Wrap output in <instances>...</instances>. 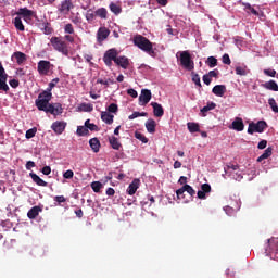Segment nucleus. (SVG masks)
Listing matches in <instances>:
<instances>
[{
  "instance_id": "1",
  "label": "nucleus",
  "mask_w": 278,
  "mask_h": 278,
  "mask_svg": "<svg viewBox=\"0 0 278 278\" xmlns=\"http://www.w3.org/2000/svg\"><path fill=\"white\" fill-rule=\"evenodd\" d=\"M132 42L135 47H138L144 53H148L151 58H155V50L153 49V42L142 35L134 37Z\"/></svg>"
},
{
  "instance_id": "2",
  "label": "nucleus",
  "mask_w": 278,
  "mask_h": 278,
  "mask_svg": "<svg viewBox=\"0 0 278 278\" xmlns=\"http://www.w3.org/2000/svg\"><path fill=\"white\" fill-rule=\"evenodd\" d=\"M50 42H51L54 51L62 53V55H65V58H68V55L71 53V46H68L62 37H52L50 39Z\"/></svg>"
},
{
  "instance_id": "3",
  "label": "nucleus",
  "mask_w": 278,
  "mask_h": 278,
  "mask_svg": "<svg viewBox=\"0 0 278 278\" xmlns=\"http://www.w3.org/2000/svg\"><path fill=\"white\" fill-rule=\"evenodd\" d=\"M176 58L179 60L180 66H182V68H186V71H194V61L192 60L190 51L185 50L177 52Z\"/></svg>"
},
{
  "instance_id": "4",
  "label": "nucleus",
  "mask_w": 278,
  "mask_h": 278,
  "mask_svg": "<svg viewBox=\"0 0 278 278\" xmlns=\"http://www.w3.org/2000/svg\"><path fill=\"white\" fill-rule=\"evenodd\" d=\"M53 93L47 89L39 93L38 99L36 100V105L38 110H47V104L51 101Z\"/></svg>"
},
{
  "instance_id": "5",
  "label": "nucleus",
  "mask_w": 278,
  "mask_h": 278,
  "mask_svg": "<svg viewBox=\"0 0 278 278\" xmlns=\"http://www.w3.org/2000/svg\"><path fill=\"white\" fill-rule=\"evenodd\" d=\"M268 127V124L264 121H258L257 123H250L248 127V134L253 136V134H264V130Z\"/></svg>"
},
{
  "instance_id": "6",
  "label": "nucleus",
  "mask_w": 278,
  "mask_h": 278,
  "mask_svg": "<svg viewBox=\"0 0 278 278\" xmlns=\"http://www.w3.org/2000/svg\"><path fill=\"white\" fill-rule=\"evenodd\" d=\"M118 59V50L116 48L109 49L103 55V62L106 66H112V62L116 63Z\"/></svg>"
},
{
  "instance_id": "7",
  "label": "nucleus",
  "mask_w": 278,
  "mask_h": 278,
  "mask_svg": "<svg viewBox=\"0 0 278 278\" xmlns=\"http://www.w3.org/2000/svg\"><path fill=\"white\" fill-rule=\"evenodd\" d=\"M0 91L1 92H10V86H8V73H5V68H3V64L0 62Z\"/></svg>"
},
{
  "instance_id": "8",
  "label": "nucleus",
  "mask_w": 278,
  "mask_h": 278,
  "mask_svg": "<svg viewBox=\"0 0 278 278\" xmlns=\"http://www.w3.org/2000/svg\"><path fill=\"white\" fill-rule=\"evenodd\" d=\"M41 112H48L49 114H52L53 116H60L64 112V109L62 108V104L54 103L50 104L48 103L46 105V109H39Z\"/></svg>"
},
{
  "instance_id": "9",
  "label": "nucleus",
  "mask_w": 278,
  "mask_h": 278,
  "mask_svg": "<svg viewBox=\"0 0 278 278\" xmlns=\"http://www.w3.org/2000/svg\"><path fill=\"white\" fill-rule=\"evenodd\" d=\"M52 68H53V64H51L50 61L41 60L37 63V71L39 75H49Z\"/></svg>"
},
{
  "instance_id": "10",
  "label": "nucleus",
  "mask_w": 278,
  "mask_h": 278,
  "mask_svg": "<svg viewBox=\"0 0 278 278\" xmlns=\"http://www.w3.org/2000/svg\"><path fill=\"white\" fill-rule=\"evenodd\" d=\"M17 16H23L24 21H31L36 16V12L27 8H20L16 12Z\"/></svg>"
},
{
  "instance_id": "11",
  "label": "nucleus",
  "mask_w": 278,
  "mask_h": 278,
  "mask_svg": "<svg viewBox=\"0 0 278 278\" xmlns=\"http://www.w3.org/2000/svg\"><path fill=\"white\" fill-rule=\"evenodd\" d=\"M12 62H16V64H18V66L25 64V62H27V54L23 53L21 51H16L12 54L11 56Z\"/></svg>"
},
{
  "instance_id": "12",
  "label": "nucleus",
  "mask_w": 278,
  "mask_h": 278,
  "mask_svg": "<svg viewBox=\"0 0 278 278\" xmlns=\"http://www.w3.org/2000/svg\"><path fill=\"white\" fill-rule=\"evenodd\" d=\"M73 8H75V5H73V1L63 0L61 2V4L59 5V12L61 14H68V12H71V10H73Z\"/></svg>"
},
{
  "instance_id": "13",
  "label": "nucleus",
  "mask_w": 278,
  "mask_h": 278,
  "mask_svg": "<svg viewBox=\"0 0 278 278\" xmlns=\"http://www.w3.org/2000/svg\"><path fill=\"white\" fill-rule=\"evenodd\" d=\"M184 192H188L190 197H194L197 194V191L190 185H185L176 191L178 199H181V197H184Z\"/></svg>"
},
{
  "instance_id": "14",
  "label": "nucleus",
  "mask_w": 278,
  "mask_h": 278,
  "mask_svg": "<svg viewBox=\"0 0 278 278\" xmlns=\"http://www.w3.org/2000/svg\"><path fill=\"white\" fill-rule=\"evenodd\" d=\"M51 129L58 136L64 134V129H66V123L64 122H54L51 125Z\"/></svg>"
},
{
  "instance_id": "15",
  "label": "nucleus",
  "mask_w": 278,
  "mask_h": 278,
  "mask_svg": "<svg viewBox=\"0 0 278 278\" xmlns=\"http://www.w3.org/2000/svg\"><path fill=\"white\" fill-rule=\"evenodd\" d=\"M151 90L142 89L141 94L139 96V102L141 103V105H147V103L151 101Z\"/></svg>"
},
{
  "instance_id": "16",
  "label": "nucleus",
  "mask_w": 278,
  "mask_h": 278,
  "mask_svg": "<svg viewBox=\"0 0 278 278\" xmlns=\"http://www.w3.org/2000/svg\"><path fill=\"white\" fill-rule=\"evenodd\" d=\"M110 36V29L106 27H100L97 33L98 42H103V40H108Z\"/></svg>"
},
{
  "instance_id": "17",
  "label": "nucleus",
  "mask_w": 278,
  "mask_h": 278,
  "mask_svg": "<svg viewBox=\"0 0 278 278\" xmlns=\"http://www.w3.org/2000/svg\"><path fill=\"white\" fill-rule=\"evenodd\" d=\"M138 188H140V179L135 178L127 188V194L134 197V194L138 191Z\"/></svg>"
},
{
  "instance_id": "18",
  "label": "nucleus",
  "mask_w": 278,
  "mask_h": 278,
  "mask_svg": "<svg viewBox=\"0 0 278 278\" xmlns=\"http://www.w3.org/2000/svg\"><path fill=\"white\" fill-rule=\"evenodd\" d=\"M116 66H121V68H124V71H127L129 68V58L123 55L117 56V60H115Z\"/></svg>"
},
{
  "instance_id": "19",
  "label": "nucleus",
  "mask_w": 278,
  "mask_h": 278,
  "mask_svg": "<svg viewBox=\"0 0 278 278\" xmlns=\"http://www.w3.org/2000/svg\"><path fill=\"white\" fill-rule=\"evenodd\" d=\"M151 106L153 108V114L156 116V118H162V116H164V108L162 104L157 102H151Z\"/></svg>"
},
{
  "instance_id": "20",
  "label": "nucleus",
  "mask_w": 278,
  "mask_h": 278,
  "mask_svg": "<svg viewBox=\"0 0 278 278\" xmlns=\"http://www.w3.org/2000/svg\"><path fill=\"white\" fill-rule=\"evenodd\" d=\"M213 94L216 97H225V92H227V87L225 85H216L212 89Z\"/></svg>"
},
{
  "instance_id": "21",
  "label": "nucleus",
  "mask_w": 278,
  "mask_h": 278,
  "mask_svg": "<svg viewBox=\"0 0 278 278\" xmlns=\"http://www.w3.org/2000/svg\"><path fill=\"white\" fill-rule=\"evenodd\" d=\"M89 146L93 153H99V151H101V141H99V138L97 137L89 140Z\"/></svg>"
},
{
  "instance_id": "22",
  "label": "nucleus",
  "mask_w": 278,
  "mask_h": 278,
  "mask_svg": "<svg viewBox=\"0 0 278 278\" xmlns=\"http://www.w3.org/2000/svg\"><path fill=\"white\" fill-rule=\"evenodd\" d=\"M40 212H42V207L41 206H33L28 213H27V217L30 220H34L39 214Z\"/></svg>"
},
{
  "instance_id": "23",
  "label": "nucleus",
  "mask_w": 278,
  "mask_h": 278,
  "mask_svg": "<svg viewBox=\"0 0 278 278\" xmlns=\"http://www.w3.org/2000/svg\"><path fill=\"white\" fill-rule=\"evenodd\" d=\"M101 121H103V123L106 125H112V123H114V115L110 114L108 111H102Z\"/></svg>"
},
{
  "instance_id": "24",
  "label": "nucleus",
  "mask_w": 278,
  "mask_h": 278,
  "mask_svg": "<svg viewBox=\"0 0 278 278\" xmlns=\"http://www.w3.org/2000/svg\"><path fill=\"white\" fill-rule=\"evenodd\" d=\"M241 5L244 7V11L247 12V14H253L254 16H260V12H257V10H255V8H253L249 2H242L240 1Z\"/></svg>"
},
{
  "instance_id": "25",
  "label": "nucleus",
  "mask_w": 278,
  "mask_h": 278,
  "mask_svg": "<svg viewBox=\"0 0 278 278\" xmlns=\"http://www.w3.org/2000/svg\"><path fill=\"white\" fill-rule=\"evenodd\" d=\"M232 129H235V131H244V122L242 118L237 117L236 121L232 122Z\"/></svg>"
},
{
  "instance_id": "26",
  "label": "nucleus",
  "mask_w": 278,
  "mask_h": 278,
  "mask_svg": "<svg viewBox=\"0 0 278 278\" xmlns=\"http://www.w3.org/2000/svg\"><path fill=\"white\" fill-rule=\"evenodd\" d=\"M262 87L266 90H273V92H278V85L275 80L266 81L265 84H262Z\"/></svg>"
},
{
  "instance_id": "27",
  "label": "nucleus",
  "mask_w": 278,
  "mask_h": 278,
  "mask_svg": "<svg viewBox=\"0 0 278 278\" xmlns=\"http://www.w3.org/2000/svg\"><path fill=\"white\" fill-rule=\"evenodd\" d=\"M156 123L155 119L150 118L146 122V129L148 131V134H155V127H156Z\"/></svg>"
},
{
  "instance_id": "28",
  "label": "nucleus",
  "mask_w": 278,
  "mask_h": 278,
  "mask_svg": "<svg viewBox=\"0 0 278 278\" xmlns=\"http://www.w3.org/2000/svg\"><path fill=\"white\" fill-rule=\"evenodd\" d=\"M109 142L112 149H114L115 151H121V147H123V144H121V141H118V138L112 136L109 138Z\"/></svg>"
},
{
  "instance_id": "29",
  "label": "nucleus",
  "mask_w": 278,
  "mask_h": 278,
  "mask_svg": "<svg viewBox=\"0 0 278 278\" xmlns=\"http://www.w3.org/2000/svg\"><path fill=\"white\" fill-rule=\"evenodd\" d=\"M30 177L33 179V181L35 184H37V186H42L43 188H47L48 184L47 181L42 180V178H40V176H38L37 174L30 173Z\"/></svg>"
},
{
  "instance_id": "30",
  "label": "nucleus",
  "mask_w": 278,
  "mask_h": 278,
  "mask_svg": "<svg viewBox=\"0 0 278 278\" xmlns=\"http://www.w3.org/2000/svg\"><path fill=\"white\" fill-rule=\"evenodd\" d=\"M13 25L17 31H25V25H23V20H21V16H16L13 20Z\"/></svg>"
},
{
  "instance_id": "31",
  "label": "nucleus",
  "mask_w": 278,
  "mask_h": 278,
  "mask_svg": "<svg viewBox=\"0 0 278 278\" xmlns=\"http://www.w3.org/2000/svg\"><path fill=\"white\" fill-rule=\"evenodd\" d=\"M109 9L111 10V12H113V14H115V16H118V14L123 12V8H121V4H116L114 2L110 3Z\"/></svg>"
},
{
  "instance_id": "32",
  "label": "nucleus",
  "mask_w": 278,
  "mask_h": 278,
  "mask_svg": "<svg viewBox=\"0 0 278 278\" xmlns=\"http://www.w3.org/2000/svg\"><path fill=\"white\" fill-rule=\"evenodd\" d=\"M96 16H98L99 18L102 20H106L108 18V9L105 8H99L98 10H96L94 12Z\"/></svg>"
},
{
  "instance_id": "33",
  "label": "nucleus",
  "mask_w": 278,
  "mask_h": 278,
  "mask_svg": "<svg viewBox=\"0 0 278 278\" xmlns=\"http://www.w3.org/2000/svg\"><path fill=\"white\" fill-rule=\"evenodd\" d=\"M273 155V149L269 147L267 148L264 153L257 157V162H262L263 160H268Z\"/></svg>"
},
{
  "instance_id": "34",
  "label": "nucleus",
  "mask_w": 278,
  "mask_h": 278,
  "mask_svg": "<svg viewBox=\"0 0 278 278\" xmlns=\"http://www.w3.org/2000/svg\"><path fill=\"white\" fill-rule=\"evenodd\" d=\"M187 127H188V130L190 131V134H197L198 131H200L199 124H197V123L189 122L187 124Z\"/></svg>"
},
{
  "instance_id": "35",
  "label": "nucleus",
  "mask_w": 278,
  "mask_h": 278,
  "mask_svg": "<svg viewBox=\"0 0 278 278\" xmlns=\"http://www.w3.org/2000/svg\"><path fill=\"white\" fill-rule=\"evenodd\" d=\"M206 64L210 68H214L218 66V59L215 56H208L206 60Z\"/></svg>"
},
{
  "instance_id": "36",
  "label": "nucleus",
  "mask_w": 278,
  "mask_h": 278,
  "mask_svg": "<svg viewBox=\"0 0 278 278\" xmlns=\"http://www.w3.org/2000/svg\"><path fill=\"white\" fill-rule=\"evenodd\" d=\"M215 109H216V103L211 102V103H207L206 106L202 108L201 112L205 116V114H207V112H210V110H215Z\"/></svg>"
},
{
  "instance_id": "37",
  "label": "nucleus",
  "mask_w": 278,
  "mask_h": 278,
  "mask_svg": "<svg viewBox=\"0 0 278 278\" xmlns=\"http://www.w3.org/2000/svg\"><path fill=\"white\" fill-rule=\"evenodd\" d=\"M85 127H86L87 129H89L90 131H99V126H97V124L90 123V119H87V121L85 122Z\"/></svg>"
},
{
  "instance_id": "38",
  "label": "nucleus",
  "mask_w": 278,
  "mask_h": 278,
  "mask_svg": "<svg viewBox=\"0 0 278 278\" xmlns=\"http://www.w3.org/2000/svg\"><path fill=\"white\" fill-rule=\"evenodd\" d=\"M76 134H77V136H88L89 130L86 126H78Z\"/></svg>"
},
{
  "instance_id": "39",
  "label": "nucleus",
  "mask_w": 278,
  "mask_h": 278,
  "mask_svg": "<svg viewBox=\"0 0 278 278\" xmlns=\"http://www.w3.org/2000/svg\"><path fill=\"white\" fill-rule=\"evenodd\" d=\"M101 188H103V184H101V181H93L91 184V189L93 190V192H101Z\"/></svg>"
},
{
  "instance_id": "40",
  "label": "nucleus",
  "mask_w": 278,
  "mask_h": 278,
  "mask_svg": "<svg viewBox=\"0 0 278 278\" xmlns=\"http://www.w3.org/2000/svg\"><path fill=\"white\" fill-rule=\"evenodd\" d=\"M38 131V128L37 127H34V128H30L26 131L25 136L27 138V140H30V138H34L36 136Z\"/></svg>"
},
{
  "instance_id": "41",
  "label": "nucleus",
  "mask_w": 278,
  "mask_h": 278,
  "mask_svg": "<svg viewBox=\"0 0 278 278\" xmlns=\"http://www.w3.org/2000/svg\"><path fill=\"white\" fill-rule=\"evenodd\" d=\"M135 138L143 142V144H147V142H149V139L144 135H142L140 131H135Z\"/></svg>"
},
{
  "instance_id": "42",
  "label": "nucleus",
  "mask_w": 278,
  "mask_h": 278,
  "mask_svg": "<svg viewBox=\"0 0 278 278\" xmlns=\"http://www.w3.org/2000/svg\"><path fill=\"white\" fill-rule=\"evenodd\" d=\"M94 16H97L96 13L92 12V9H89L85 15V18L88 21V23H92V21H94Z\"/></svg>"
},
{
  "instance_id": "43",
  "label": "nucleus",
  "mask_w": 278,
  "mask_h": 278,
  "mask_svg": "<svg viewBox=\"0 0 278 278\" xmlns=\"http://www.w3.org/2000/svg\"><path fill=\"white\" fill-rule=\"evenodd\" d=\"M191 77H192L193 84H195V86H199V88H201V77L199 76V74L192 72Z\"/></svg>"
},
{
  "instance_id": "44",
  "label": "nucleus",
  "mask_w": 278,
  "mask_h": 278,
  "mask_svg": "<svg viewBox=\"0 0 278 278\" xmlns=\"http://www.w3.org/2000/svg\"><path fill=\"white\" fill-rule=\"evenodd\" d=\"M140 116H149L147 112H134L131 115L128 116L129 121H134V118H138Z\"/></svg>"
},
{
  "instance_id": "45",
  "label": "nucleus",
  "mask_w": 278,
  "mask_h": 278,
  "mask_svg": "<svg viewBox=\"0 0 278 278\" xmlns=\"http://www.w3.org/2000/svg\"><path fill=\"white\" fill-rule=\"evenodd\" d=\"M64 34H68V35L75 34V27H73V24L68 23L64 26Z\"/></svg>"
},
{
  "instance_id": "46",
  "label": "nucleus",
  "mask_w": 278,
  "mask_h": 278,
  "mask_svg": "<svg viewBox=\"0 0 278 278\" xmlns=\"http://www.w3.org/2000/svg\"><path fill=\"white\" fill-rule=\"evenodd\" d=\"M268 103H269L273 112L278 113V105H277V101H275V98H269Z\"/></svg>"
},
{
  "instance_id": "47",
  "label": "nucleus",
  "mask_w": 278,
  "mask_h": 278,
  "mask_svg": "<svg viewBox=\"0 0 278 278\" xmlns=\"http://www.w3.org/2000/svg\"><path fill=\"white\" fill-rule=\"evenodd\" d=\"M92 110H94V108L92 106V104L83 103V104L80 105V111H81V112H92Z\"/></svg>"
},
{
  "instance_id": "48",
  "label": "nucleus",
  "mask_w": 278,
  "mask_h": 278,
  "mask_svg": "<svg viewBox=\"0 0 278 278\" xmlns=\"http://www.w3.org/2000/svg\"><path fill=\"white\" fill-rule=\"evenodd\" d=\"M235 71H236V75H240L241 77H244L248 75L247 67L238 66V67H236Z\"/></svg>"
},
{
  "instance_id": "49",
  "label": "nucleus",
  "mask_w": 278,
  "mask_h": 278,
  "mask_svg": "<svg viewBox=\"0 0 278 278\" xmlns=\"http://www.w3.org/2000/svg\"><path fill=\"white\" fill-rule=\"evenodd\" d=\"M97 84H101L102 86H106V88H108V86H110V84H115V81L112 78H109L108 80H103V79L99 78L97 80Z\"/></svg>"
},
{
  "instance_id": "50",
  "label": "nucleus",
  "mask_w": 278,
  "mask_h": 278,
  "mask_svg": "<svg viewBox=\"0 0 278 278\" xmlns=\"http://www.w3.org/2000/svg\"><path fill=\"white\" fill-rule=\"evenodd\" d=\"M108 112H111L112 114H116V112H118V104L116 103H111L109 106H108Z\"/></svg>"
},
{
  "instance_id": "51",
  "label": "nucleus",
  "mask_w": 278,
  "mask_h": 278,
  "mask_svg": "<svg viewBox=\"0 0 278 278\" xmlns=\"http://www.w3.org/2000/svg\"><path fill=\"white\" fill-rule=\"evenodd\" d=\"M56 84H60V78L52 79V81L49 83L47 90H49L51 92V90L54 89Z\"/></svg>"
},
{
  "instance_id": "52",
  "label": "nucleus",
  "mask_w": 278,
  "mask_h": 278,
  "mask_svg": "<svg viewBox=\"0 0 278 278\" xmlns=\"http://www.w3.org/2000/svg\"><path fill=\"white\" fill-rule=\"evenodd\" d=\"M201 191L208 194V192H212V186H210V184H203L201 186Z\"/></svg>"
},
{
  "instance_id": "53",
  "label": "nucleus",
  "mask_w": 278,
  "mask_h": 278,
  "mask_svg": "<svg viewBox=\"0 0 278 278\" xmlns=\"http://www.w3.org/2000/svg\"><path fill=\"white\" fill-rule=\"evenodd\" d=\"M64 179H73L75 177V173L72 169L66 170L63 174Z\"/></svg>"
},
{
  "instance_id": "54",
  "label": "nucleus",
  "mask_w": 278,
  "mask_h": 278,
  "mask_svg": "<svg viewBox=\"0 0 278 278\" xmlns=\"http://www.w3.org/2000/svg\"><path fill=\"white\" fill-rule=\"evenodd\" d=\"M222 62H223V64H227L228 66L229 65H231V59L229 58V54H224L223 56H222Z\"/></svg>"
},
{
  "instance_id": "55",
  "label": "nucleus",
  "mask_w": 278,
  "mask_h": 278,
  "mask_svg": "<svg viewBox=\"0 0 278 278\" xmlns=\"http://www.w3.org/2000/svg\"><path fill=\"white\" fill-rule=\"evenodd\" d=\"M9 85L11 86V88H18V86H21V81H18V79H11L9 80Z\"/></svg>"
},
{
  "instance_id": "56",
  "label": "nucleus",
  "mask_w": 278,
  "mask_h": 278,
  "mask_svg": "<svg viewBox=\"0 0 278 278\" xmlns=\"http://www.w3.org/2000/svg\"><path fill=\"white\" fill-rule=\"evenodd\" d=\"M264 74L268 77H275L277 75V71L275 70H264Z\"/></svg>"
},
{
  "instance_id": "57",
  "label": "nucleus",
  "mask_w": 278,
  "mask_h": 278,
  "mask_svg": "<svg viewBox=\"0 0 278 278\" xmlns=\"http://www.w3.org/2000/svg\"><path fill=\"white\" fill-rule=\"evenodd\" d=\"M54 201L59 204L66 203V198L64 195H56V197H54Z\"/></svg>"
},
{
  "instance_id": "58",
  "label": "nucleus",
  "mask_w": 278,
  "mask_h": 278,
  "mask_svg": "<svg viewBox=\"0 0 278 278\" xmlns=\"http://www.w3.org/2000/svg\"><path fill=\"white\" fill-rule=\"evenodd\" d=\"M202 79H203V83H204L206 86H210V84H212V78H211V76H210L208 74L204 75V76L202 77Z\"/></svg>"
},
{
  "instance_id": "59",
  "label": "nucleus",
  "mask_w": 278,
  "mask_h": 278,
  "mask_svg": "<svg viewBox=\"0 0 278 278\" xmlns=\"http://www.w3.org/2000/svg\"><path fill=\"white\" fill-rule=\"evenodd\" d=\"M268 146V141L266 140H261L257 144V149L262 150V149H266V147Z\"/></svg>"
},
{
  "instance_id": "60",
  "label": "nucleus",
  "mask_w": 278,
  "mask_h": 278,
  "mask_svg": "<svg viewBox=\"0 0 278 278\" xmlns=\"http://www.w3.org/2000/svg\"><path fill=\"white\" fill-rule=\"evenodd\" d=\"M127 94H129V97H132V99H136L138 97V91H136L135 89H128Z\"/></svg>"
},
{
  "instance_id": "61",
  "label": "nucleus",
  "mask_w": 278,
  "mask_h": 278,
  "mask_svg": "<svg viewBox=\"0 0 278 278\" xmlns=\"http://www.w3.org/2000/svg\"><path fill=\"white\" fill-rule=\"evenodd\" d=\"M114 194H116V191L114 190V188L110 187L106 189L108 197H114Z\"/></svg>"
},
{
  "instance_id": "62",
  "label": "nucleus",
  "mask_w": 278,
  "mask_h": 278,
  "mask_svg": "<svg viewBox=\"0 0 278 278\" xmlns=\"http://www.w3.org/2000/svg\"><path fill=\"white\" fill-rule=\"evenodd\" d=\"M52 29L49 26V23L43 24V33L45 34H51Z\"/></svg>"
},
{
  "instance_id": "63",
  "label": "nucleus",
  "mask_w": 278,
  "mask_h": 278,
  "mask_svg": "<svg viewBox=\"0 0 278 278\" xmlns=\"http://www.w3.org/2000/svg\"><path fill=\"white\" fill-rule=\"evenodd\" d=\"M41 173H43L45 175H51V166H45L41 169Z\"/></svg>"
},
{
  "instance_id": "64",
  "label": "nucleus",
  "mask_w": 278,
  "mask_h": 278,
  "mask_svg": "<svg viewBox=\"0 0 278 278\" xmlns=\"http://www.w3.org/2000/svg\"><path fill=\"white\" fill-rule=\"evenodd\" d=\"M207 75L211 76V79H212V77L216 78V77H218V70L210 71Z\"/></svg>"
}]
</instances>
